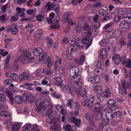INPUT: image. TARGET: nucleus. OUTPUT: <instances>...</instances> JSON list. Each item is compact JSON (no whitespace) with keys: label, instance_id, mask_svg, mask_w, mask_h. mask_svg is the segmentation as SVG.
<instances>
[{"label":"nucleus","instance_id":"1","mask_svg":"<svg viewBox=\"0 0 131 131\" xmlns=\"http://www.w3.org/2000/svg\"><path fill=\"white\" fill-rule=\"evenodd\" d=\"M82 86V83L81 82L74 83L71 87H69L70 94L73 96L74 95L76 94L77 91L81 89Z\"/></svg>","mask_w":131,"mask_h":131},{"label":"nucleus","instance_id":"2","mask_svg":"<svg viewBox=\"0 0 131 131\" xmlns=\"http://www.w3.org/2000/svg\"><path fill=\"white\" fill-rule=\"evenodd\" d=\"M62 77V76H61L54 78V84L55 85L59 86L61 85L63 82Z\"/></svg>","mask_w":131,"mask_h":131},{"label":"nucleus","instance_id":"3","mask_svg":"<svg viewBox=\"0 0 131 131\" xmlns=\"http://www.w3.org/2000/svg\"><path fill=\"white\" fill-rule=\"evenodd\" d=\"M16 10L17 12L16 13L15 15L18 16L19 15L22 18L24 16V12L25 10V9L24 8L21 9L19 7H17L16 8Z\"/></svg>","mask_w":131,"mask_h":131},{"label":"nucleus","instance_id":"4","mask_svg":"<svg viewBox=\"0 0 131 131\" xmlns=\"http://www.w3.org/2000/svg\"><path fill=\"white\" fill-rule=\"evenodd\" d=\"M93 88L94 92L97 95L100 94L103 92V90L100 85H93Z\"/></svg>","mask_w":131,"mask_h":131},{"label":"nucleus","instance_id":"5","mask_svg":"<svg viewBox=\"0 0 131 131\" xmlns=\"http://www.w3.org/2000/svg\"><path fill=\"white\" fill-rule=\"evenodd\" d=\"M32 50L34 55L36 56H39L43 52L42 49L39 47L33 48L32 49Z\"/></svg>","mask_w":131,"mask_h":131},{"label":"nucleus","instance_id":"6","mask_svg":"<svg viewBox=\"0 0 131 131\" xmlns=\"http://www.w3.org/2000/svg\"><path fill=\"white\" fill-rule=\"evenodd\" d=\"M85 104L84 102L82 103V105L84 106H86L89 108H91L94 105L93 101L92 100H90L89 99H87L85 101Z\"/></svg>","mask_w":131,"mask_h":131},{"label":"nucleus","instance_id":"7","mask_svg":"<svg viewBox=\"0 0 131 131\" xmlns=\"http://www.w3.org/2000/svg\"><path fill=\"white\" fill-rule=\"evenodd\" d=\"M79 71V69L77 67H73L71 68L69 72V74L71 76L77 75Z\"/></svg>","mask_w":131,"mask_h":131},{"label":"nucleus","instance_id":"8","mask_svg":"<svg viewBox=\"0 0 131 131\" xmlns=\"http://www.w3.org/2000/svg\"><path fill=\"white\" fill-rule=\"evenodd\" d=\"M86 93V91L85 88H81L79 90L76 92V94H77L78 95L82 97L85 96Z\"/></svg>","mask_w":131,"mask_h":131},{"label":"nucleus","instance_id":"9","mask_svg":"<svg viewBox=\"0 0 131 131\" xmlns=\"http://www.w3.org/2000/svg\"><path fill=\"white\" fill-rule=\"evenodd\" d=\"M88 80L92 83H95L100 81V78L98 77H94L92 76H89L88 78Z\"/></svg>","mask_w":131,"mask_h":131},{"label":"nucleus","instance_id":"10","mask_svg":"<svg viewBox=\"0 0 131 131\" xmlns=\"http://www.w3.org/2000/svg\"><path fill=\"white\" fill-rule=\"evenodd\" d=\"M102 110V106L99 103H97L95 104L94 109L95 112H100Z\"/></svg>","mask_w":131,"mask_h":131},{"label":"nucleus","instance_id":"11","mask_svg":"<svg viewBox=\"0 0 131 131\" xmlns=\"http://www.w3.org/2000/svg\"><path fill=\"white\" fill-rule=\"evenodd\" d=\"M9 30L11 33L14 35L16 34L18 31V29L16 28V25L14 24H12Z\"/></svg>","mask_w":131,"mask_h":131},{"label":"nucleus","instance_id":"12","mask_svg":"<svg viewBox=\"0 0 131 131\" xmlns=\"http://www.w3.org/2000/svg\"><path fill=\"white\" fill-rule=\"evenodd\" d=\"M72 76V77L71 78V80L73 82V83L78 82L82 78L80 74H78L77 75H75Z\"/></svg>","mask_w":131,"mask_h":131},{"label":"nucleus","instance_id":"13","mask_svg":"<svg viewBox=\"0 0 131 131\" xmlns=\"http://www.w3.org/2000/svg\"><path fill=\"white\" fill-rule=\"evenodd\" d=\"M92 40V37H90L88 40L86 39L83 41V44L86 46V49H88L91 45Z\"/></svg>","mask_w":131,"mask_h":131},{"label":"nucleus","instance_id":"14","mask_svg":"<svg viewBox=\"0 0 131 131\" xmlns=\"http://www.w3.org/2000/svg\"><path fill=\"white\" fill-rule=\"evenodd\" d=\"M119 28L122 29H127L129 27V24L125 21L121 22L118 25Z\"/></svg>","mask_w":131,"mask_h":131},{"label":"nucleus","instance_id":"15","mask_svg":"<svg viewBox=\"0 0 131 131\" xmlns=\"http://www.w3.org/2000/svg\"><path fill=\"white\" fill-rule=\"evenodd\" d=\"M21 125V123H20L13 124L11 125L12 129L13 131H18Z\"/></svg>","mask_w":131,"mask_h":131},{"label":"nucleus","instance_id":"16","mask_svg":"<svg viewBox=\"0 0 131 131\" xmlns=\"http://www.w3.org/2000/svg\"><path fill=\"white\" fill-rule=\"evenodd\" d=\"M107 54V52L105 49H101L99 56L101 59L105 58L106 57Z\"/></svg>","mask_w":131,"mask_h":131},{"label":"nucleus","instance_id":"17","mask_svg":"<svg viewBox=\"0 0 131 131\" xmlns=\"http://www.w3.org/2000/svg\"><path fill=\"white\" fill-rule=\"evenodd\" d=\"M20 76L22 80H28L29 79V74L26 72H23L20 74Z\"/></svg>","mask_w":131,"mask_h":131},{"label":"nucleus","instance_id":"18","mask_svg":"<svg viewBox=\"0 0 131 131\" xmlns=\"http://www.w3.org/2000/svg\"><path fill=\"white\" fill-rule=\"evenodd\" d=\"M85 58V57L84 55H81L79 59L76 60L75 62L79 64H82L84 62Z\"/></svg>","mask_w":131,"mask_h":131},{"label":"nucleus","instance_id":"19","mask_svg":"<svg viewBox=\"0 0 131 131\" xmlns=\"http://www.w3.org/2000/svg\"><path fill=\"white\" fill-rule=\"evenodd\" d=\"M53 71L52 69L50 68H45L43 69V72L46 75H50L53 72Z\"/></svg>","mask_w":131,"mask_h":131},{"label":"nucleus","instance_id":"20","mask_svg":"<svg viewBox=\"0 0 131 131\" xmlns=\"http://www.w3.org/2000/svg\"><path fill=\"white\" fill-rule=\"evenodd\" d=\"M100 45L102 46H106L109 45V41L107 38H105L104 39H102L100 42Z\"/></svg>","mask_w":131,"mask_h":131},{"label":"nucleus","instance_id":"21","mask_svg":"<svg viewBox=\"0 0 131 131\" xmlns=\"http://www.w3.org/2000/svg\"><path fill=\"white\" fill-rule=\"evenodd\" d=\"M75 45L79 48H83V42L81 40L77 39L75 41Z\"/></svg>","mask_w":131,"mask_h":131},{"label":"nucleus","instance_id":"22","mask_svg":"<svg viewBox=\"0 0 131 131\" xmlns=\"http://www.w3.org/2000/svg\"><path fill=\"white\" fill-rule=\"evenodd\" d=\"M71 127V126L70 124H67L66 122H65L64 124L63 128L67 131H73Z\"/></svg>","mask_w":131,"mask_h":131},{"label":"nucleus","instance_id":"23","mask_svg":"<svg viewBox=\"0 0 131 131\" xmlns=\"http://www.w3.org/2000/svg\"><path fill=\"white\" fill-rule=\"evenodd\" d=\"M31 55L30 52L27 51H24L22 53V57L24 59H26L29 57Z\"/></svg>","mask_w":131,"mask_h":131},{"label":"nucleus","instance_id":"24","mask_svg":"<svg viewBox=\"0 0 131 131\" xmlns=\"http://www.w3.org/2000/svg\"><path fill=\"white\" fill-rule=\"evenodd\" d=\"M6 95L9 98L10 102L13 103V101L14 98L13 97V94L9 90L6 91Z\"/></svg>","mask_w":131,"mask_h":131},{"label":"nucleus","instance_id":"25","mask_svg":"<svg viewBox=\"0 0 131 131\" xmlns=\"http://www.w3.org/2000/svg\"><path fill=\"white\" fill-rule=\"evenodd\" d=\"M121 83L124 89L126 88L129 89L131 88V86L129 83L128 82L126 83L125 80H122L121 81Z\"/></svg>","mask_w":131,"mask_h":131},{"label":"nucleus","instance_id":"26","mask_svg":"<svg viewBox=\"0 0 131 131\" xmlns=\"http://www.w3.org/2000/svg\"><path fill=\"white\" fill-rule=\"evenodd\" d=\"M42 106L45 109L47 108L49 104V101L47 99H45L41 103Z\"/></svg>","mask_w":131,"mask_h":131},{"label":"nucleus","instance_id":"27","mask_svg":"<svg viewBox=\"0 0 131 131\" xmlns=\"http://www.w3.org/2000/svg\"><path fill=\"white\" fill-rule=\"evenodd\" d=\"M128 9L126 8H119L117 10V12L119 14H123L126 13H127V14H128L129 13H128Z\"/></svg>","mask_w":131,"mask_h":131},{"label":"nucleus","instance_id":"28","mask_svg":"<svg viewBox=\"0 0 131 131\" xmlns=\"http://www.w3.org/2000/svg\"><path fill=\"white\" fill-rule=\"evenodd\" d=\"M92 30H91V32H89V34L87 32H84L82 33L81 36L82 37L83 41L87 39L86 38L88 36L89 34H92L91 32H92Z\"/></svg>","mask_w":131,"mask_h":131},{"label":"nucleus","instance_id":"29","mask_svg":"<svg viewBox=\"0 0 131 131\" xmlns=\"http://www.w3.org/2000/svg\"><path fill=\"white\" fill-rule=\"evenodd\" d=\"M37 106L36 109L38 112H40L41 109V107L42 106L41 102H40L39 100H37L36 103Z\"/></svg>","mask_w":131,"mask_h":131},{"label":"nucleus","instance_id":"30","mask_svg":"<svg viewBox=\"0 0 131 131\" xmlns=\"http://www.w3.org/2000/svg\"><path fill=\"white\" fill-rule=\"evenodd\" d=\"M15 100L17 104H20L23 101L21 96L20 95H16L15 97Z\"/></svg>","mask_w":131,"mask_h":131},{"label":"nucleus","instance_id":"31","mask_svg":"<svg viewBox=\"0 0 131 131\" xmlns=\"http://www.w3.org/2000/svg\"><path fill=\"white\" fill-rule=\"evenodd\" d=\"M120 34V31L118 29H116L113 32L111 36L112 37L116 38L119 36Z\"/></svg>","mask_w":131,"mask_h":131},{"label":"nucleus","instance_id":"32","mask_svg":"<svg viewBox=\"0 0 131 131\" xmlns=\"http://www.w3.org/2000/svg\"><path fill=\"white\" fill-rule=\"evenodd\" d=\"M30 94V93L28 92H25L23 94L21 99H22L23 101H25L27 100Z\"/></svg>","mask_w":131,"mask_h":131},{"label":"nucleus","instance_id":"33","mask_svg":"<svg viewBox=\"0 0 131 131\" xmlns=\"http://www.w3.org/2000/svg\"><path fill=\"white\" fill-rule=\"evenodd\" d=\"M54 113L50 109L48 110L47 112V114L48 115V117L51 119L54 118V116L53 115V113L54 114Z\"/></svg>","mask_w":131,"mask_h":131},{"label":"nucleus","instance_id":"34","mask_svg":"<svg viewBox=\"0 0 131 131\" xmlns=\"http://www.w3.org/2000/svg\"><path fill=\"white\" fill-rule=\"evenodd\" d=\"M0 101L4 103L6 101V97L4 94H0Z\"/></svg>","mask_w":131,"mask_h":131},{"label":"nucleus","instance_id":"35","mask_svg":"<svg viewBox=\"0 0 131 131\" xmlns=\"http://www.w3.org/2000/svg\"><path fill=\"white\" fill-rule=\"evenodd\" d=\"M46 39L48 41L47 47L48 48L50 49L53 43L52 40L50 37L46 38Z\"/></svg>","mask_w":131,"mask_h":131},{"label":"nucleus","instance_id":"36","mask_svg":"<svg viewBox=\"0 0 131 131\" xmlns=\"http://www.w3.org/2000/svg\"><path fill=\"white\" fill-rule=\"evenodd\" d=\"M99 13L100 15L103 16H106L107 13V11L103 9H101L99 10Z\"/></svg>","mask_w":131,"mask_h":131},{"label":"nucleus","instance_id":"37","mask_svg":"<svg viewBox=\"0 0 131 131\" xmlns=\"http://www.w3.org/2000/svg\"><path fill=\"white\" fill-rule=\"evenodd\" d=\"M31 126L30 124H26L23 127V131H29L31 129Z\"/></svg>","mask_w":131,"mask_h":131},{"label":"nucleus","instance_id":"38","mask_svg":"<svg viewBox=\"0 0 131 131\" xmlns=\"http://www.w3.org/2000/svg\"><path fill=\"white\" fill-rule=\"evenodd\" d=\"M68 103L67 105V106L68 107H69L72 108V105L73 103V99H71L68 100L67 101Z\"/></svg>","mask_w":131,"mask_h":131},{"label":"nucleus","instance_id":"39","mask_svg":"<svg viewBox=\"0 0 131 131\" xmlns=\"http://www.w3.org/2000/svg\"><path fill=\"white\" fill-rule=\"evenodd\" d=\"M82 25L81 24H79L76 26L75 31L77 32H79L82 31Z\"/></svg>","mask_w":131,"mask_h":131},{"label":"nucleus","instance_id":"40","mask_svg":"<svg viewBox=\"0 0 131 131\" xmlns=\"http://www.w3.org/2000/svg\"><path fill=\"white\" fill-rule=\"evenodd\" d=\"M72 108L75 109L76 110H79V105L76 102H73L72 105Z\"/></svg>","mask_w":131,"mask_h":131},{"label":"nucleus","instance_id":"41","mask_svg":"<svg viewBox=\"0 0 131 131\" xmlns=\"http://www.w3.org/2000/svg\"><path fill=\"white\" fill-rule=\"evenodd\" d=\"M50 128L51 129L53 130L61 129L60 126L58 124H57L51 126L50 127Z\"/></svg>","mask_w":131,"mask_h":131},{"label":"nucleus","instance_id":"42","mask_svg":"<svg viewBox=\"0 0 131 131\" xmlns=\"http://www.w3.org/2000/svg\"><path fill=\"white\" fill-rule=\"evenodd\" d=\"M10 76L11 79L14 80H17L19 79L18 76L15 73H12Z\"/></svg>","mask_w":131,"mask_h":131},{"label":"nucleus","instance_id":"43","mask_svg":"<svg viewBox=\"0 0 131 131\" xmlns=\"http://www.w3.org/2000/svg\"><path fill=\"white\" fill-rule=\"evenodd\" d=\"M53 8L56 13L59 12V4L58 3H56L55 4H53Z\"/></svg>","mask_w":131,"mask_h":131},{"label":"nucleus","instance_id":"44","mask_svg":"<svg viewBox=\"0 0 131 131\" xmlns=\"http://www.w3.org/2000/svg\"><path fill=\"white\" fill-rule=\"evenodd\" d=\"M47 56V53H44L41 55V57H40L38 60L40 62H42L46 58Z\"/></svg>","mask_w":131,"mask_h":131},{"label":"nucleus","instance_id":"45","mask_svg":"<svg viewBox=\"0 0 131 131\" xmlns=\"http://www.w3.org/2000/svg\"><path fill=\"white\" fill-rule=\"evenodd\" d=\"M116 102V101L113 99L109 100L107 102V103L110 105H112L115 104Z\"/></svg>","mask_w":131,"mask_h":131},{"label":"nucleus","instance_id":"46","mask_svg":"<svg viewBox=\"0 0 131 131\" xmlns=\"http://www.w3.org/2000/svg\"><path fill=\"white\" fill-rule=\"evenodd\" d=\"M75 49L74 48V47L73 46H69L67 50V51L68 53H71L74 51Z\"/></svg>","mask_w":131,"mask_h":131},{"label":"nucleus","instance_id":"47","mask_svg":"<svg viewBox=\"0 0 131 131\" xmlns=\"http://www.w3.org/2000/svg\"><path fill=\"white\" fill-rule=\"evenodd\" d=\"M28 97L29 101L31 102H34L36 100L35 97L34 96H33L30 93L29 94Z\"/></svg>","mask_w":131,"mask_h":131},{"label":"nucleus","instance_id":"48","mask_svg":"<svg viewBox=\"0 0 131 131\" xmlns=\"http://www.w3.org/2000/svg\"><path fill=\"white\" fill-rule=\"evenodd\" d=\"M104 95L106 97H109L110 95V90L107 89L106 90L103 92Z\"/></svg>","mask_w":131,"mask_h":131},{"label":"nucleus","instance_id":"49","mask_svg":"<svg viewBox=\"0 0 131 131\" xmlns=\"http://www.w3.org/2000/svg\"><path fill=\"white\" fill-rule=\"evenodd\" d=\"M50 78L49 77H46L45 78L41 81L42 84L43 85L47 84L48 83V82L46 80H50Z\"/></svg>","mask_w":131,"mask_h":131},{"label":"nucleus","instance_id":"50","mask_svg":"<svg viewBox=\"0 0 131 131\" xmlns=\"http://www.w3.org/2000/svg\"><path fill=\"white\" fill-rule=\"evenodd\" d=\"M36 19L39 21H41L44 18L42 14L38 15L36 17Z\"/></svg>","mask_w":131,"mask_h":131},{"label":"nucleus","instance_id":"51","mask_svg":"<svg viewBox=\"0 0 131 131\" xmlns=\"http://www.w3.org/2000/svg\"><path fill=\"white\" fill-rule=\"evenodd\" d=\"M91 28L90 27L87 23L84 24L83 26V28L85 30H88H88H90Z\"/></svg>","mask_w":131,"mask_h":131},{"label":"nucleus","instance_id":"52","mask_svg":"<svg viewBox=\"0 0 131 131\" xmlns=\"http://www.w3.org/2000/svg\"><path fill=\"white\" fill-rule=\"evenodd\" d=\"M102 114L101 113H98L95 116V119L97 121L100 120L102 117Z\"/></svg>","mask_w":131,"mask_h":131},{"label":"nucleus","instance_id":"53","mask_svg":"<svg viewBox=\"0 0 131 131\" xmlns=\"http://www.w3.org/2000/svg\"><path fill=\"white\" fill-rule=\"evenodd\" d=\"M50 3L48 2L46 5L45 8L47 9V10H49L51 9L52 8H53V4L50 5Z\"/></svg>","mask_w":131,"mask_h":131},{"label":"nucleus","instance_id":"54","mask_svg":"<svg viewBox=\"0 0 131 131\" xmlns=\"http://www.w3.org/2000/svg\"><path fill=\"white\" fill-rule=\"evenodd\" d=\"M114 115L116 118L118 117L121 116V113L119 111L117 110L114 112Z\"/></svg>","mask_w":131,"mask_h":131},{"label":"nucleus","instance_id":"55","mask_svg":"<svg viewBox=\"0 0 131 131\" xmlns=\"http://www.w3.org/2000/svg\"><path fill=\"white\" fill-rule=\"evenodd\" d=\"M126 66L129 68H131V60L130 59H128L126 61Z\"/></svg>","mask_w":131,"mask_h":131},{"label":"nucleus","instance_id":"56","mask_svg":"<svg viewBox=\"0 0 131 131\" xmlns=\"http://www.w3.org/2000/svg\"><path fill=\"white\" fill-rule=\"evenodd\" d=\"M18 18V16L15 15V16H13L10 19V20L12 22L17 21Z\"/></svg>","mask_w":131,"mask_h":131},{"label":"nucleus","instance_id":"57","mask_svg":"<svg viewBox=\"0 0 131 131\" xmlns=\"http://www.w3.org/2000/svg\"><path fill=\"white\" fill-rule=\"evenodd\" d=\"M76 117H70L69 118L68 122H69L74 123L75 122Z\"/></svg>","mask_w":131,"mask_h":131},{"label":"nucleus","instance_id":"58","mask_svg":"<svg viewBox=\"0 0 131 131\" xmlns=\"http://www.w3.org/2000/svg\"><path fill=\"white\" fill-rule=\"evenodd\" d=\"M111 17H110L108 16H107L104 17L102 20V22H104L105 21H107L109 20L110 19H111Z\"/></svg>","mask_w":131,"mask_h":131},{"label":"nucleus","instance_id":"59","mask_svg":"<svg viewBox=\"0 0 131 131\" xmlns=\"http://www.w3.org/2000/svg\"><path fill=\"white\" fill-rule=\"evenodd\" d=\"M105 116L107 119H108L111 118H112V114L108 112H107L105 113Z\"/></svg>","mask_w":131,"mask_h":131},{"label":"nucleus","instance_id":"60","mask_svg":"<svg viewBox=\"0 0 131 131\" xmlns=\"http://www.w3.org/2000/svg\"><path fill=\"white\" fill-rule=\"evenodd\" d=\"M85 117L87 119L90 121L91 118L90 113L89 112L86 113L85 115Z\"/></svg>","mask_w":131,"mask_h":131},{"label":"nucleus","instance_id":"61","mask_svg":"<svg viewBox=\"0 0 131 131\" xmlns=\"http://www.w3.org/2000/svg\"><path fill=\"white\" fill-rule=\"evenodd\" d=\"M109 122L108 119H103L102 123V124L104 125H107Z\"/></svg>","mask_w":131,"mask_h":131},{"label":"nucleus","instance_id":"62","mask_svg":"<svg viewBox=\"0 0 131 131\" xmlns=\"http://www.w3.org/2000/svg\"><path fill=\"white\" fill-rule=\"evenodd\" d=\"M120 43L122 45H124L126 44V42L124 41V38L123 37H121L119 40Z\"/></svg>","mask_w":131,"mask_h":131},{"label":"nucleus","instance_id":"63","mask_svg":"<svg viewBox=\"0 0 131 131\" xmlns=\"http://www.w3.org/2000/svg\"><path fill=\"white\" fill-rule=\"evenodd\" d=\"M94 65L97 68H99L101 66V64L100 61H97L95 63Z\"/></svg>","mask_w":131,"mask_h":131},{"label":"nucleus","instance_id":"64","mask_svg":"<svg viewBox=\"0 0 131 131\" xmlns=\"http://www.w3.org/2000/svg\"><path fill=\"white\" fill-rule=\"evenodd\" d=\"M61 89L64 92H66L68 89L67 87L65 85L62 86Z\"/></svg>","mask_w":131,"mask_h":131}]
</instances>
